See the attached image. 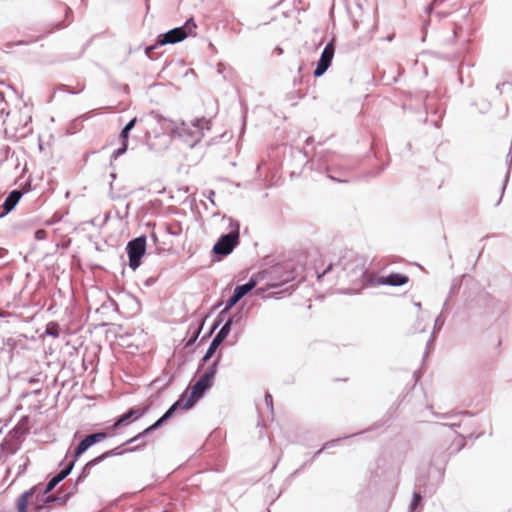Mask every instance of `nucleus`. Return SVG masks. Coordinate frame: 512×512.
Listing matches in <instances>:
<instances>
[{
    "label": "nucleus",
    "mask_w": 512,
    "mask_h": 512,
    "mask_svg": "<svg viewBox=\"0 0 512 512\" xmlns=\"http://www.w3.org/2000/svg\"><path fill=\"white\" fill-rule=\"evenodd\" d=\"M223 340H224L223 338H221L220 336L216 335L211 343L218 348Z\"/></svg>",
    "instance_id": "obj_26"
},
{
    "label": "nucleus",
    "mask_w": 512,
    "mask_h": 512,
    "mask_svg": "<svg viewBox=\"0 0 512 512\" xmlns=\"http://www.w3.org/2000/svg\"><path fill=\"white\" fill-rule=\"evenodd\" d=\"M331 269V266H329L324 272L322 275H318V278L320 279L325 273H327V271H329Z\"/></svg>",
    "instance_id": "obj_30"
},
{
    "label": "nucleus",
    "mask_w": 512,
    "mask_h": 512,
    "mask_svg": "<svg viewBox=\"0 0 512 512\" xmlns=\"http://www.w3.org/2000/svg\"><path fill=\"white\" fill-rule=\"evenodd\" d=\"M48 506H51V503L58 500V498L52 496V495H44L41 498Z\"/></svg>",
    "instance_id": "obj_23"
},
{
    "label": "nucleus",
    "mask_w": 512,
    "mask_h": 512,
    "mask_svg": "<svg viewBox=\"0 0 512 512\" xmlns=\"http://www.w3.org/2000/svg\"><path fill=\"white\" fill-rule=\"evenodd\" d=\"M159 44L151 45L145 49V53L148 58L153 59V51Z\"/></svg>",
    "instance_id": "obj_24"
},
{
    "label": "nucleus",
    "mask_w": 512,
    "mask_h": 512,
    "mask_svg": "<svg viewBox=\"0 0 512 512\" xmlns=\"http://www.w3.org/2000/svg\"><path fill=\"white\" fill-rule=\"evenodd\" d=\"M216 350H217V347H216V346H214V345L211 343V344H210V346H209V348H208V350H207V352H206V354H205V355H204V357H203V361H207V360H209V359L213 356V354L215 353V351H216Z\"/></svg>",
    "instance_id": "obj_21"
},
{
    "label": "nucleus",
    "mask_w": 512,
    "mask_h": 512,
    "mask_svg": "<svg viewBox=\"0 0 512 512\" xmlns=\"http://www.w3.org/2000/svg\"><path fill=\"white\" fill-rule=\"evenodd\" d=\"M148 409V405L144 407L130 408L126 413L117 419V421L113 424L112 429L117 430L123 426L129 425L133 421L140 419L148 411Z\"/></svg>",
    "instance_id": "obj_6"
},
{
    "label": "nucleus",
    "mask_w": 512,
    "mask_h": 512,
    "mask_svg": "<svg viewBox=\"0 0 512 512\" xmlns=\"http://www.w3.org/2000/svg\"><path fill=\"white\" fill-rule=\"evenodd\" d=\"M264 291H265L264 289H257L255 293L257 295H261Z\"/></svg>",
    "instance_id": "obj_29"
},
{
    "label": "nucleus",
    "mask_w": 512,
    "mask_h": 512,
    "mask_svg": "<svg viewBox=\"0 0 512 512\" xmlns=\"http://www.w3.org/2000/svg\"><path fill=\"white\" fill-rule=\"evenodd\" d=\"M240 300L241 299L234 293L233 296L228 300L226 307L221 311L220 316L228 312Z\"/></svg>",
    "instance_id": "obj_17"
},
{
    "label": "nucleus",
    "mask_w": 512,
    "mask_h": 512,
    "mask_svg": "<svg viewBox=\"0 0 512 512\" xmlns=\"http://www.w3.org/2000/svg\"><path fill=\"white\" fill-rule=\"evenodd\" d=\"M191 125L197 129L194 133L195 141L200 140L202 137V133L204 130H209L211 128V121L205 117L196 118L191 121Z\"/></svg>",
    "instance_id": "obj_11"
},
{
    "label": "nucleus",
    "mask_w": 512,
    "mask_h": 512,
    "mask_svg": "<svg viewBox=\"0 0 512 512\" xmlns=\"http://www.w3.org/2000/svg\"><path fill=\"white\" fill-rule=\"evenodd\" d=\"M334 51H335V48H334L333 43H329L326 45V47L324 48V50L321 54L320 60L317 64V67L314 70V75L316 77L323 75L326 72V70L329 68V66L332 62L333 56H334Z\"/></svg>",
    "instance_id": "obj_7"
},
{
    "label": "nucleus",
    "mask_w": 512,
    "mask_h": 512,
    "mask_svg": "<svg viewBox=\"0 0 512 512\" xmlns=\"http://www.w3.org/2000/svg\"><path fill=\"white\" fill-rule=\"evenodd\" d=\"M136 121H137V119H136V118H133L132 120H130V121L126 124V126H125L124 128H125L126 130H128V131H131V129H133V127L135 126Z\"/></svg>",
    "instance_id": "obj_25"
},
{
    "label": "nucleus",
    "mask_w": 512,
    "mask_h": 512,
    "mask_svg": "<svg viewBox=\"0 0 512 512\" xmlns=\"http://www.w3.org/2000/svg\"><path fill=\"white\" fill-rule=\"evenodd\" d=\"M21 197H22V193L20 191H18V190L12 191L7 196V198L5 199V201L3 203L2 207L4 210V214L12 211L14 209V207L17 205V203L19 202V200L21 199Z\"/></svg>",
    "instance_id": "obj_13"
},
{
    "label": "nucleus",
    "mask_w": 512,
    "mask_h": 512,
    "mask_svg": "<svg viewBox=\"0 0 512 512\" xmlns=\"http://www.w3.org/2000/svg\"><path fill=\"white\" fill-rule=\"evenodd\" d=\"M240 233L239 225L236 224L234 228L226 235H223L213 246V253L221 256L230 254L234 248L239 244Z\"/></svg>",
    "instance_id": "obj_3"
},
{
    "label": "nucleus",
    "mask_w": 512,
    "mask_h": 512,
    "mask_svg": "<svg viewBox=\"0 0 512 512\" xmlns=\"http://www.w3.org/2000/svg\"><path fill=\"white\" fill-rule=\"evenodd\" d=\"M65 26H67V24H66V23H63V24L58 25V26H57V28H58V29H60V28H63V27H65Z\"/></svg>",
    "instance_id": "obj_31"
},
{
    "label": "nucleus",
    "mask_w": 512,
    "mask_h": 512,
    "mask_svg": "<svg viewBox=\"0 0 512 512\" xmlns=\"http://www.w3.org/2000/svg\"><path fill=\"white\" fill-rule=\"evenodd\" d=\"M146 239L145 237H138L130 241L127 245V253L129 257V266L136 269L140 265V260L145 254Z\"/></svg>",
    "instance_id": "obj_5"
},
{
    "label": "nucleus",
    "mask_w": 512,
    "mask_h": 512,
    "mask_svg": "<svg viewBox=\"0 0 512 512\" xmlns=\"http://www.w3.org/2000/svg\"><path fill=\"white\" fill-rule=\"evenodd\" d=\"M107 438V434L104 432H98L94 434H90L86 436L77 446L75 450V458H78L82 455L86 450H88L92 445L98 443Z\"/></svg>",
    "instance_id": "obj_8"
},
{
    "label": "nucleus",
    "mask_w": 512,
    "mask_h": 512,
    "mask_svg": "<svg viewBox=\"0 0 512 512\" xmlns=\"http://www.w3.org/2000/svg\"><path fill=\"white\" fill-rule=\"evenodd\" d=\"M62 9H63V11H64V13H65L66 18H68V17H69V15H70V14H72V11H71V9H70L69 7H67V6H65V5H64V6L62 7Z\"/></svg>",
    "instance_id": "obj_28"
},
{
    "label": "nucleus",
    "mask_w": 512,
    "mask_h": 512,
    "mask_svg": "<svg viewBox=\"0 0 512 512\" xmlns=\"http://www.w3.org/2000/svg\"><path fill=\"white\" fill-rule=\"evenodd\" d=\"M218 361L219 359L215 360L214 363L207 368L199 380L192 386L191 393L196 398H201L203 393L212 386L214 376L217 372Z\"/></svg>",
    "instance_id": "obj_4"
},
{
    "label": "nucleus",
    "mask_w": 512,
    "mask_h": 512,
    "mask_svg": "<svg viewBox=\"0 0 512 512\" xmlns=\"http://www.w3.org/2000/svg\"><path fill=\"white\" fill-rule=\"evenodd\" d=\"M198 398H196L192 393L189 396L182 395L179 400H177L166 412L165 414L158 419L154 424L146 428L142 433H139L137 436L129 439L127 443H132L140 438L143 434H147L150 431L157 429L163 422L169 419L176 410H188L196 403Z\"/></svg>",
    "instance_id": "obj_1"
},
{
    "label": "nucleus",
    "mask_w": 512,
    "mask_h": 512,
    "mask_svg": "<svg viewBox=\"0 0 512 512\" xmlns=\"http://www.w3.org/2000/svg\"><path fill=\"white\" fill-rule=\"evenodd\" d=\"M129 132L130 131L126 130L125 128H123V130L121 131L120 137L122 139V146L116 151L117 155H121L126 152L128 147Z\"/></svg>",
    "instance_id": "obj_16"
},
{
    "label": "nucleus",
    "mask_w": 512,
    "mask_h": 512,
    "mask_svg": "<svg viewBox=\"0 0 512 512\" xmlns=\"http://www.w3.org/2000/svg\"><path fill=\"white\" fill-rule=\"evenodd\" d=\"M257 285V281L254 278H251L246 284L237 286L234 290V293L242 299L248 292L253 290Z\"/></svg>",
    "instance_id": "obj_14"
},
{
    "label": "nucleus",
    "mask_w": 512,
    "mask_h": 512,
    "mask_svg": "<svg viewBox=\"0 0 512 512\" xmlns=\"http://www.w3.org/2000/svg\"><path fill=\"white\" fill-rule=\"evenodd\" d=\"M421 495L419 493H414L413 501L411 503V510H414L421 502Z\"/></svg>",
    "instance_id": "obj_22"
},
{
    "label": "nucleus",
    "mask_w": 512,
    "mask_h": 512,
    "mask_svg": "<svg viewBox=\"0 0 512 512\" xmlns=\"http://www.w3.org/2000/svg\"><path fill=\"white\" fill-rule=\"evenodd\" d=\"M51 506H48L42 499L37 498V503L34 507V512H49Z\"/></svg>",
    "instance_id": "obj_19"
},
{
    "label": "nucleus",
    "mask_w": 512,
    "mask_h": 512,
    "mask_svg": "<svg viewBox=\"0 0 512 512\" xmlns=\"http://www.w3.org/2000/svg\"><path fill=\"white\" fill-rule=\"evenodd\" d=\"M232 322H233V320L229 319L224 324V326L221 328V330L218 332L217 335L220 336L221 338L225 339L228 336V334L230 333Z\"/></svg>",
    "instance_id": "obj_18"
},
{
    "label": "nucleus",
    "mask_w": 512,
    "mask_h": 512,
    "mask_svg": "<svg viewBox=\"0 0 512 512\" xmlns=\"http://www.w3.org/2000/svg\"><path fill=\"white\" fill-rule=\"evenodd\" d=\"M46 334L53 337L59 336V326L56 323H49L46 328Z\"/></svg>",
    "instance_id": "obj_20"
},
{
    "label": "nucleus",
    "mask_w": 512,
    "mask_h": 512,
    "mask_svg": "<svg viewBox=\"0 0 512 512\" xmlns=\"http://www.w3.org/2000/svg\"><path fill=\"white\" fill-rule=\"evenodd\" d=\"M409 277L400 273H391L388 276L380 277L377 283L380 285L402 286L407 284Z\"/></svg>",
    "instance_id": "obj_9"
},
{
    "label": "nucleus",
    "mask_w": 512,
    "mask_h": 512,
    "mask_svg": "<svg viewBox=\"0 0 512 512\" xmlns=\"http://www.w3.org/2000/svg\"><path fill=\"white\" fill-rule=\"evenodd\" d=\"M46 232L44 230H38L35 233V238L38 240L44 239Z\"/></svg>",
    "instance_id": "obj_27"
},
{
    "label": "nucleus",
    "mask_w": 512,
    "mask_h": 512,
    "mask_svg": "<svg viewBox=\"0 0 512 512\" xmlns=\"http://www.w3.org/2000/svg\"><path fill=\"white\" fill-rule=\"evenodd\" d=\"M116 452L115 450H109V451H106L105 453L101 454L100 456L92 459L91 461H89L86 466H85V470L88 471L89 469H91L93 466L97 465L98 463H100L103 459L111 456V455H115Z\"/></svg>",
    "instance_id": "obj_15"
},
{
    "label": "nucleus",
    "mask_w": 512,
    "mask_h": 512,
    "mask_svg": "<svg viewBox=\"0 0 512 512\" xmlns=\"http://www.w3.org/2000/svg\"><path fill=\"white\" fill-rule=\"evenodd\" d=\"M197 25L193 19H189L182 27L174 28L158 36L157 44L167 45L183 41L189 36H196Z\"/></svg>",
    "instance_id": "obj_2"
},
{
    "label": "nucleus",
    "mask_w": 512,
    "mask_h": 512,
    "mask_svg": "<svg viewBox=\"0 0 512 512\" xmlns=\"http://www.w3.org/2000/svg\"><path fill=\"white\" fill-rule=\"evenodd\" d=\"M38 488L32 487L28 491L24 492L18 499H17V511L18 512H28V506L31 503L32 498L37 494Z\"/></svg>",
    "instance_id": "obj_10"
},
{
    "label": "nucleus",
    "mask_w": 512,
    "mask_h": 512,
    "mask_svg": "<svg viewBox=\"0 0 512 512\" xmlns=\"http://www.w3.org/2000/svg\"><path fill=\"white\" fill-rule=\"evenodd\" d=\"M73 463L70 464L66 469L62 470L60 473H58L56 476H54L46 485V488L43 491V494H49L59 482H61L64 478L68 476L72 469Z\"/></svg>",
    "instance_id": "obj_12"
}]
</instances>
